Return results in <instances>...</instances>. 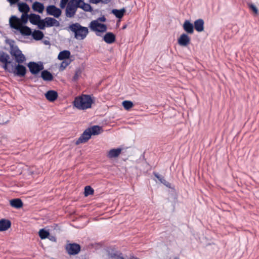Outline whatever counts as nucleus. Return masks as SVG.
<instances>
[{
  "mask_svg": "<svg viewBox=\"0 0 259 259\" xmlns=\"http://www.w3.org/2000/svg\"><path fill=\"white\" fill-rule=\"evenodd\" d=\"M90 28L94 31L104 32L107 30V26L104 24L98 22V20L92 21L90 24Z\"/></svg>",
  "mask_w": 259,
  "mask_h": 259,
  "instance_id": "6",
  "label": "nucleus"
},
{
  "mask_svg": "<svg viewBox=\"0 0 259 259\" xmlns=\"http://www.w3.org/2000/svg\"><path fill=\"white\" fill-rule=\"evenodd\" d=\"M31 35L33 38L36 40H41L44 36L43 32L39 30H35Z\"/></svg>",
  "mask_w": 259,
  "mask_h": 259,
  "instance_id": "27",
  "label": "nucleus"
},
{
  "mask_svg": "<svg viewBox=\"0 0 259 259\" xmlns=\"http://www.w3.org/2000/svg\"><path fill=\"white\" fill-rule=\"evenodd\" d=\"M8 43L10 47V53L12 56L15 58L19 53H22L18 46L15 45V41L14 40L11 39L8 40Z\"/></svg>",
  "mask_w": 259,
  "mask_h": 259,
  "instance_id": "10",
  "label": "nucleus"
},
{
  "mask_svg": "<svg viewBox=\"0 0 259 259\" xmlns=\"http://www.w3.org/2000/svg\"><path fill=\"white\" fill-rule=\"evenodd\" d=\"M94 192V189L90 186H87L84 188V196H88L90 195L93 194Z\"/></svg>",
  "mask_w": 259,
  "mask_h": 259,
  "instance_id": "34",
  "label": "nucleus"
},
{
  "mask_svg": "<svg viewBox=\"0 0 259 259\" xmlns=\"http://www.w3.org/2000/svg\"><path fill=\"white\" fill-rule=\"evenodd\" d=\"M68 2V0H61L60 5V8L61 9H64L65 7Z\"/></svg>",
  "mask_w": 259,
  "mask_h": 259,
  "instance_id": "40",
  "label": "nucleus"
},
{
  "mask_svg": "<svg viewBox=\"0 0 259 259\" xmlns=\"http://www.w3.org/2000/svg\"><path fill=\"white\" fill-rule=\"evenodd\" d=\"M45 97L50 102L55 101L58 98V93L54 90H49L45 94Z\"/></svg>",
  "mask_w": 259,
  "mask_h": 259,
  "instance_id": "14",
  "label": "nucleus"
},
{
  "mask_svg": "<svg viewBox=\"0 0 259 259\" xmlns=\"http://www.w3.org/2000/svg\"><path fill=\"white\" fill-rule=\"evenodd\" d=\"M11 222L10 220L3 219L0 220V231H4L11 227Z\"/></svg>",
  "mask_w": 259,
  "mask_h": 259,
  "instance_id": "16",
  "label": "nucleus"
},
{
  "mask_svg": "<svg viewBox=\"0 0 259 259\" xmlns=\"http://www.w3.org/2000/svg\"><path fill=\"white\" fill-rule=\"evenodd\" d=\"M115 35L112 32H107L104 36L103 39L108 44H111L115 41Z\"/></svg>",
  "mask_w": 259,
  "mask_h": 259,
  "instance_id": "15",
  "label": "nucleus"
},
{
  "mask_svg": "<svg viewBox=\"0 0 259 259\" xmlns=\"http://www.w3.org/2000/svg\"><path fill=\"white\" fill-rule=\"evenodd\" d=\"M32 9L35 12H37L39 13H42L45 7L44 4L38 2H35L32 5Z\"/></svg>",
  "mask_w": 259,
  "mask_h": 259,
  "instance_id": "23",
  "label": "nucleus"
},
{
  "mask_svg": "<svg viewBox=\"0 0 259 259\" xmlns=\"http://www.w3.org/2000/svg\"><path fill=\"white\" fill-rule=\"evenodd\" d=\"M10 56L5 52H2L0 55V61L4 63L3 68L9 73H13L18 77H24L27 69L25 66L21 64H14L9 61Z\"/></svg>",
  "mask_w": 259,
  "mask_h": 259,
  "instance_id": "1",
  "label": "nucleus"
},
{
  "mask_svg": "<svg viewBox=\"0 0 259 259\" xmlns=\"http://www.w3.org/2000/svg\"><path fill=\"white\" fill-rule=\"evenodd\" d=\"M88 128L91 131V134L92 135H98L100 133L101 131L102 130V127L99 125H94L89 127Z\"/></svg>",
  "mask_w": 259,
  "mask_h": 259,
  "instance_id": "30",
  "label": "nucleus"
},
{
  "mask_svg": "<svg viewBox=\"0 0 259 259\" xmlns=\"http://www.w3.org/2000/svg\"><path fill=\"white\" fill-rule=\"evenodd\" d=\"M178 44L181 46H186L190 42V38L188 34L183 33L178 39Z\"/></svg>",
  "mask_w": 259,
  "mask_h": 259,
  "instance_id": "12",
  "label": "nucleus"
},
{
  "mask_svg": "<svg viewBox=\"0 0 259 259\" xmlns=\"http://www.w3.org/2000/svg\"><path fill=\"white\" fill-rule=\"evenodd\" d=\"M96 34H97V35H100V34L97 33H96Z\"/></svg>",
  "mask_w": 259,
  "mask_h": 259,
  "instance_id": "50",
  "label": "nucleus"
},
{
  "mask_svg": "<svg viewBox=\"0 0 259 259\" xmlns=\"http://www.w3.org/2000/svg\"><path fill=\"white\" fill-rule=\"evenodd\" d=\"M183 28L189 34H192L194 32V25L188 20L184 21Z\"/></svg>",
  "mask_w": 259,
  "mask_h": 259,
  "instance_id": "13",
  "label": "nucleus"
},
{
  "mask_svg": "<svg viewBox=\"0 0 259 259\" xmlns=\"http://www.w3.org/2000/svg\"><path fill=\"white\" fill-rule=\"evenodd\" d=\"M9 23L10 27L12 28V26H14L16 28H19L20 24V19L17 17L16 16H12L9 20Z\"/></svg>",
  "mask_w": 259,
  "mask_h": 259,
  "instance_id": "21",
  "label": "nucleus"
},
{
  "mask_svg": "<svg viewBox=\"0 0 259 259\" xmlns=\"http://www.w3.org/2000/svg\"><path fill=\"white\" fill-rule=\"evenodd\" d=\"M12 28L18 30L23 35L29 36L32 33L31 29L28 26L23 24L19 26V27L18 28L14 26H12Z\"/></svg>",
  "mask_w": 259,
  "mask_h": 259,
  "instance_id": "11",
  "label": "nucleus"
},
{
  "mask_svg": "<svg viewBox=\"0 0 259 259\" xmlns=\"http://www.w3.org/2000/svg\"><path fill=\"white\" fill-rule=\"evenodd\" d=\"M27 67L29 71L34 75H36L40 71L44 69V65L41 62L38 63L35 62H30L27 64Z\"/></svg>",
  "mask_w": 259,
  "mask_h": 259,
  "instance_id": "5",
  "label": "nucleus"
},
{
  "mask_svg": "<svg viewBox=\"0 0 259 259\" xmlns=\"http://www.w3.org/2000/svg\"><path fill=\"white\" fill-rule=\"evenodd\" d=\"M78 72H79V71H76V72H75V74H74V75L73 76V78L74 80H77L78 78V76H79Z\"/></svg>",
  "mask_w": 259,
  "mask_h": 259,
  "instance_id": "42",
  "label": "nucleus"
},
{
  "mask_svg": "<svg viewBox=\"0 0 259 259\" xmlns=\"http://www.w3.org/2000/svg\"><path fill=\"white\" fill-rule=\"evenodd\" d=\"M69 65V63L66 61H63L60 65V68L62 69H65L68 65Z\"/></svg>",
  "mask_w": 259,
  "mask_h": 259,
  "instance_id": "39",
  "label": "nucleus"
},
{
  "mask_svg": "<svg viewBox=\"0 0 259 259\" xmlns=\"http://www.w3.org/2000/svg\"><path fill=\"white\" fill-rule=\"evenodd\" d=\"M111 0H101L100 2L104 4H108Z\"/></svg>",
  "mask_w": 259,
  "mask_h": 259,
  "instance_id": "44",
  "label": "nucleus"
},
{
  "mask_svg": "<svg viewBox=\"0 0 259 259\" xmlns=\"http://www.w3.org/2000/svg\"><path fill=\"white\" fill-rule=\"evenodd\" d=\"M93 102L91 95L83 94L75 98L73 105L78 109L85 110L90 108Z\"/></svg>",
  "mask_w": 259,
  "mask_h": 259,
  "instance_id": "2",
  "label": "nucleus"
},
{
  "mask_svg": "<svg viewBox=\"0 0 259 259\" xmlns=\"http://www.w3.org/2000/svg\"><path fill=\"white\" fill-rule=\"evenodd\" d=\"M125 27H126V26H123V29L125 28Z\"/></svg>",
  "mask_w": 259,
  "mask_h": 259,
  "instance_id": "49",
  "label": "nucleus"
},
{
  "mask_svg": "<svg viewBox=\"0 0 259 259\" xmlns=\"http://www.w3.org/2000/svg\"><path fill=\"white\" fill-rule=\"evenodd\" d=\"M82 3V4L81 5H80V4H78V8H80L82 9L83 11H84L85 12H91L93 11V9L90 4L85 3L83 2V0H82V2H81L80 3Z\"/></svg>",
  "mask_w": 259,
  "mask_h": 259,
  "instance_id": "31",
  "label": "nucleus"
},
{
  "mask_svg": "<svg viewBox=\"0 0 259 259\" xmlns=\"http://www.w3.org/2000/svg\"><path fill=\"white\" fill-rule=\"evenodd\" d=\"M8 1L10 2V3L11 4H16L17 2H18V1L19 0H8Z\"/></svg>",
  "mask_w": 259,
  "mask_h": 259,
  "instance_id": "45",
  "label": "nucleus"
},
{
  "mask_svg": "<svg viewBox=\"0 0 259 259\" xmlns=\"http://www.w3.org/2000/svg\"><path fill=\"white\" fill-rule=\"evenodd\" d=\"M68 29L74 33V37L79 40L84 39L89 32L87 27L81 26L78 23L70 25Z\"/></svg>",
  "mask_w": 259,
  "mask_h": 259,
  "instance_id": "3",
  "label": "nucleus"
},
{
  "mask_svg": "<svg viewBox=\"0 0 259 259\" xmlns=\"http://www.w3.org/2000/svg\"><path fill=\"white\" fill-rule=\"evenodd\" d=\"M37 25L38 27L41 30H43L45 28V27L46 26V22L45 19H41L40 21L38 22V23L36 24Z\"/></svg>",
  "mask_w": 259,
  "mask_h": 259,
  "instance_id": "37",
  "label": "nucleus"
},
{
  "mask_svg": "<svg viewBox=\"0 0 259 259\" xmlns=\"http://www.w3.org/2000/svg\"><path fill=\"white\" fill-rule=\"evenodd\" d=\"M91 136L92 135L91 134V131L88 128L83 132L79 138L76 140L75 142L76 145H79L81 143H86L91 138Z\"/></svg>",
  "mask_w": 259,
  "mask_h": 259,
  "instance_id": "8",
  "label": "nucleus"
},
{
  "mask_svg": "<svg viewBox=\"0 0 259 259\" xmlns=\"http://www.w3.org/2000/svg\"><path fill=\"white\" fill-rule=\"evenodd\" d=\"M204 21L202 19H199L195 21L194 28L198 32H202L204 30Z\"/></svg>",
  "mask_w": 259,
  "mask_h": 259,
  "instance_id": "17",
  "label": "nucleus"
},
{
  "mask_svg": "<svg viewBox=\"0 0 259 259\" xmlns=\"http://www.w3.org/2000/svg\"><path fill=\"white\" fill-rule=\"evenodd\" d=\"M121 150L122 149L120 148L112 149L109 151L107 154V156L110 158L117 157L121 153Z\"/></svg>",
  "mask_w": 259,
  "mask_h": 259,
  "instance_id": "18",
  "label": "nucleus"
},
{
  "mask_svg": "<svg viewBox=\"0 0 259 259\" xmlns=\"http://www.w3.org/2000/svg\"><path fill=\"white\" fill-rule=\"evenodd\" d=\"M153 175L161 183L163 184L167 188L171 187V184L168 182L166 181L163 177L160 176L159 174L156 172H153Z\"/></svg>",
  "mask_w": 259,
  "mask_h": 259,
  "instance_id": "24",
  "label": "nucleus"
},
{
  "mask_svg": "<svg viewBox=\"0 0 259 259\" xmlns=\"http://www.w3.org/2000/svg\"><path fill=\"white\" fill-rule=\"evenodd\" d=\"M49 234V232L46 230L45 229H41L39 231V236L41 239L47 238Z\"/></svg>",
  "mask_w": 259,
  "mask_h": 259,
  "instance_id": "33",
  "label": "nucleus"
},
{
  "mask_svg": "<svg viewBox=\"0 0 259 259\" xmlns=\"http://www.w3.org/2000/svg\"><path fill=\"white\" fill-rule=\"evenodd\" d=\"M25 1H29L30 2H32V0H24Z\"/></svg>",
  "mask_w": 259,
  "mask_h": 259,
  "instance_id": "47",
  "label": "nucleus"
},
{
  "mask_svg": "<svg viewBox=\"0 0 259 259\" xmlns=\"http://www.w3.org/2000/svg\"><path fill=\"white\" fill-rule=\"evenodd\" d=\"M47 13L48 15L54 16L56 18H58L61 14V10L57 8L55 5H49L46 9Z\"/></svg>",
  "mask_w": 259,
  "mask_h": 259,
  "instance_id": "9",
  "label": "nucleus"
},
{
  "mask_svg": "<svg viewBox=\"0 0 259 259\" xmlns=\"http://www.w3.org/2000/svg\"><path fill=\"white\" fill-rule=\"evenodd\" d=\"M15 61L18 64H21L23 63L26 60V58L25 55L21 53H19L16 57L15 58Z\"/></svg>",
  "mask_w": 259,
  "mask_h": 259,
  "instance_id": "32",
  "label": "nucleus"
},
{
  "mask_svg": "<svg viewBox=\"0 0 259 259\" xmlns=\"http://www.w3.org/2000/svg\"><path fill=\"white\" fill-rule=\"evenodd\" d=\"M10 204L11 206L19 209L23 206V202L19 198H15L11 199L10 201Z\"/></svg>",
  "mask_w": 259,
  "mask_h": 259,
  "instance_id": "19",
  "label": "nucleus"
},
{
  "mask_svg": "<svg viewBox=\"0 0 259 259\" xmlns=\"http://www.w3.org/2000/svg\"><path fill=\"white\" fill-rule=\"evenodd\" d=\"M101 0H90V3L92 4H97L101 2Z\"/></svg>",
  "mask_w": 259,
  "mask_h": 259,
  "instance_id": "43",
  "label": "nucleus"
},
{
  "mask_svg": "<svg viewBox=\"0 0 259 259\" xmlns=\"http://www.w3.org/2000/svg\"><path fill=\"white\" fill-rule=\"evenodd\" d=\"M33 77H30V78H30V79H33Z\"/></svg>",
  "mask_w": 259,
  "mask_h": 259,
  "instance_id": "48",
  "label": "nucleus"
},
{
  "mask_svg": "<svg viewBox=\"0 0 259 259\" xmlns=\"http://www.w3.org/2000/svg\"><path fill=\"white\" fill-rule=\"evenodd\" d=\"M44 44H45V45H50V42H49V41H48V40H45V41H44Z\"/></svg>",
  "mask_w": 259,
  "mask_h": 259,
  "instance_id": "46",
  "label": "nucleus"
},
{
  "mask_svg": "<svg viewBox=\"0 0 259 259\" xmlns=\"http://www.w3.org/2000/svg\"><path fill=\"white\" fill-rule=\"evenodd\" d=\"M65 249L68 253L70 255H76L80 250V246L77 243H68L66 244Z\"/></svg>",
  "mask_w": 259,
  "mask_h": 259,
  "instance_id": "7",
  "label": "nucleus"
},
{
  "mask_svg": "<svg viewBox=\"0 0 259 259\" xmlns=\"http://www.w3.org/2000/svg\"><path fill=\"white\" fill-rule=\"evenodd\" d=\"M122 106L126 110H129L133 106V103L130 101H124L122 102Z\"/></svg>",
  "mask_w": 259,
  "mask_h": 259,
  "instance_id": "35",
  "label": "nucleus"
},
{
  "mask_svg": "<svg viewBox=\"0 0 259 259\" xmlns=\"http://www.w3.org/2000/svg\"><path fill=\"white\" fill-rule=\"evenodd\" d=\"M45 20L46 22V26L48 27L53 26H58L59 25V22L55 18L52 17H46L45 18Z\"/></svg>",
  "mask_w": 259,
  "mask_h": 259,
  "instance_id": "22",
  "label": "nucleus"
},
{
  "mask_svg": "<svg viewBox=\"0 0 259 259\" xmlns=\"http://www.w3.org/2000/svg\"><path fill=\"white\" fill-rule=\"evenodd\" d=\"M125 12V9L124 8L120 10L113 9L112 11V14H113L115 17L118 19H121L123 16Z\"/></svg>",
  "mask_w": 259,
  "mask_h": 259,
  "instance_id": "29",
  "label": "nucleus"
},
{
  "mask_svg": "<svg viewBox=\"0 0 259 259\" xmlns=\"http://www.w3.org/2000/svg\"><path fill=\"white\" fill-rule=\"evenodd\" d=\"M248 7L255 14H258V10L257 8L252 4H249Z\"/></svg>",
  "mask_w": 259,
  "mask_h": 259,
  "instance_id": "38",
  "label": "nucleus"
},
{
  "mask_svg": "<svg viewBox=\"0 0 259 259\" xmlns=\"http://www.w3.org/2000/svg\"><path fill=\"white\" fill-rule=\"evenodd\" d=\"M70 51L68 50L61 51L58 56V59L59 60H63L66 59H68L70 56Z\"/></svg>",
  "mask_w": 259,
  "mask_h": 259,
  "instance_id": "28",
  "label": "nucleus"
},
{
  "mask_svg": "<svg viewBox=\"0 0 259 259\" xmlns=\"http://www.w3.org/2000/svg\"><path fill=\"white\" fill-rule=\"evenodd\" d=\"M40 77L45 81H51L53 79L52 74L47 70H44L41 71Z\"/></svg>",
  "mask_w": 259,
  "mask_h": 259,
  "instance_id": "20",
  "label": "nucleus"
},
{
  "mask_svg": "<svg viewBox=\"0 0 259 259\" xmlns=\"http://www.w3.org/2000/svg\"><path fill=\"white\" fill-rule=\"evenodd\" d=\"M29 18V15L28 14H24L23 13L20 19V23L21 22L23 24H25L27 21L28 19Z\"/></svg>",
  "mask_w": 259,
  "mask_h": 259,
  "instance_id": "36",
  "label": "nucleus"
},
{
  "mask_svg": "<svg viewBox=\"0 0 259 259\" xmlns=\"http://www.w3.org/2000/svg\"><path fill=\"white\" fill-rule=\"evenodd\" d=\"M40 16L39 15L31 13L29 15V21L33 25H36L40 21Z\"/></svg>",
  "mask_w": 259,
  "mask_h": 259,
  "instance_id": "26",
  "label": "nucleus"
},
{
  "mask_svg": "<svg viewBox=\"0 0 259 259\" xmlns=\"http://www.w3.org/2000/svg\"><path fill=\"white\" fill-rule=\"evenodd\" d=\"M96 20H98V22H99V21L104 22L106 21V19L104 16H103L98 18Z\"/></svg>",
  "mask_w": 259,
  "mask_h": 259,
  "instance_id": "41",
  "label": "nucleus"
},
{
  "mask_svg": "<svg viewBox=\"0 0 259 259\" xmlns=\"http://www.w3.org/2000/svg\"><path fill=\"white\" fill-rule=\"evenodd\" d=\"M18 7L19 11L24 14H27L30 11L29 6L25 3H19Z\"/></svg>",
  "mask_w": 259,
  "mask_h": 259,
  "instance_id": "25",
  "label": "nucleus"
},
{
  "mask_svg": "<svg viewBox=\"0 0 259 259\" xmlns=\"http://www.w3.org/2000/svg\"><path fill=\"white\" fill-rule=\"evenodd\" d=\"M82 0H71L67 6L66 9V15L67 17L71 18L75 15L78 4H80Z\"/></svg>",
  "mask_w": 259,
  "mask_h": 259,
  "instance_id": "4",
  "label": "nucleus"
}]
</instances>
